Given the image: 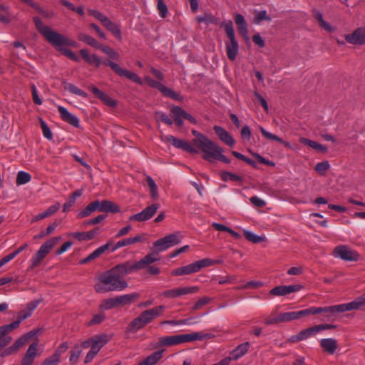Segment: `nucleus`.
I'll return each mask as SVG.
<instances>
[{
    "instance_id": "nucleus-1",
    "label": "nucleus",
    "mask_w": 365,
    "mask_h": 365,
    "mask_svg": "<svg viewBox=\"0 0 365 365\" xmlns=\"http://www.w3.org/2000/svg\"><path fill=\"white\" fill-rule=\"evenodd\" d=\"M33 21L38 31L57 51L75 62L80 61L79 57L73 51L63 47V46L76 47V41L45 25L38 16H34Z\"/></svg>"
},
{
    "instance_id": "nucleus-2",
    "label": "nucleus",
    "mask_w": 365,
    "mask_h": 365,
    "mask_svg": "<svg viewBox=\"0 0 365 365\" xmlns=\"http://www.w3.org/2000/svg\"><path fill=\"white\" fill-rule=\"evenodd\" d=\"M192 133L195 137L192 140L193 146L202 152L204 160L208 162L217 160L226 164L230 163V160L222 154L223 149L220 146L197 130H192Z\"/></svg>"
},
{
    "instance_id": "nucleus-3",
    "label": "nucleus",
    "mask_w": 365,
    "mask_h": 365,
    "mask_svg": "<svg viewBox=\"0 0 365 365\" xmlns=\"http://www.w3.org/2000/svg\"><path fill=\"white\" fill-rule=\"evenodd\" d=\"M128 286V282L120 276L113 267L98 276V282L95 284L94 289L98 293H106L113 291H122Z\"/></svg>"
},
{
    "instance_id": "nucleus-4",
    "label": "nucleus",
    "mask_w": 365,
    "mask_h": 365,
    "mask_svg": "<svg viewBox=\"0 0 365 365\" xmlns=\"http://www.w3.org/2000/svg\"><path fill=\"white\" fill-rule=\"evenodd\" d=\"M365 305V293L353 302L324 307H310V314H322L324 320L333 321L337 314L351 310H358Z\"/></svg>"
},
{
    "instance_id": "nucleus-5",
    "label": "nucleus",
    "mask_w": 365,
    "mask_h": 365,
    "mask_svg": "<svg viewBox=\"0 0 365 365\" xmlns=\"http://www.w3.org/2000/svg\"><path fill=\"white\" fill-rule=\"evenodd\" d=\"M80 54L82 58L89 65H94L96 68H98L102 63L101 59L97 55H89L88 50L81 49ZM103 65L110 67V68L119 76L125 77L126 78L133 81L134 83L142 85V79L135 73L127 69L122 68L118 63L110 60L103 61Z\"/></svg>"
},
{
    "instance_id": "nucleus-6",
    "label": "nucleus",
    "mask_w": 365,
    "mask_h": 365,
    "mask_svg": "<svg viewBox=\"0 0 365 365\" xmlns=\"http://www.w3.org/2000/svg\"><path fill=\"white\" fill-rule=\"evenodd\" d=\"M221 26L224 27L226 35L229 38V41L225 42L227 58L230 61H234L239 51V45L235 38L233 24L232 21H229L227 23L222 24Z\"/></svg>"
},
{
    "instance_id": "nucleus-7",
    "label": "nucleus",
    "mask_w": 365,
    "mask_h": 365,
    "mask_svg": "<svg viewBox=\"0 0 365 365\" xmlns=\"http://www.w3.org/2000/svg\"><path fill=\"white\" fill-rule=\"evenodd\" d=\"M61 240V236L53 237L45 242L31 259V269H34L38 267L42 262L43 259L51 252L53 247Z\"/></svg>"
},
{
    "instance_id": "nucleus-8",
    "label": "nucleus",
    "mask_w": 365,
    "mask_h": 365,
    "mask_svg": "<svg viewBox=\"0 0 365 365\" xmlns=\"http://www.w3.org/2000/svg\"><path fill=\"white\" fill-rule=\"evenodd\" d=\"M182 235L180 232H176L165 236L153 243V247L159 253L164 252L171 247L181 242Z\"/></svg>"
},
{
    "instance_id": "nucleus-9",
    "label": "nucleus",
    "mask_w": 365,
    "mask_h": 365,
    "mask_svg": "<svg viewBox=\"0 0 365 365\" xmlns=\"http://www.w3.org/2000/svg\"><path fill=\"white\" fill-rule=\"evenodd\" d=\"M37 333L36 331H30L21 336H20L15 342L10 346L5 349L1 354L2 357H6L16 353L25 344Z\"/></svg>"
},
{
    "instance_id": "nucleus-10",
    "label": "nucleus",
    "mask_w": 365,
    "mask_h": 365,
    "mask_svg": "<svg viewBox=\"0 0 365 365\" xmlns=\"http://www.w3.org/2000/svg\"><path fill=\"white\" fill-rule=\"evenodd\" d=\"M334 255L344 261L356 262L359 259V254L346 245L336 246L334 250Z\"/></svg>"
},
{
    "instance_id": "nucleus-11",
    "label": "nucleus",
    "mask_w": 365,
    "mask_h": 365,
    "mask_svg": "<svg viewBox=\"0 0 365 365\" xmlns=\"http://www.w3.org/2000/svg\"><path fill=\"white\" fill-rule=\"evenodd\" d=\"M43 302V299L40 298L36 300H33L26 304V309L21 310L18 313L17 319L13 323L16 324V327L18 328L20 324L25 319L30 317L34 311L36 309L39 304Z\"/></svg>"
},
{
    "instance_id": "nucleus-12",
    "label": "nucleus",
    "mask_w": 365,
    "mask_h": 365,
    "mask_svg": "<svg viewBox=\"0 0 365 365\" xmlns=\"http://www.w3.org/2000/svg\"><path fill=\"white\" fill-rule=\"evenodd\" d=\"M43 302V299L40 298L36 300H33L26 304V309L21 310L18 313L17 319L13 323L16 324V327L18 328L20 324L25 319L30 317L34 311L36 309L39 304Z\"/></svg>"
},
{
    "instance_id": "nucleus-13",
    "label": "nucleus",
    "mask_w": 365,
    "mask_h": 365,
    "mask_svg": "<svg viewBox=\"0 0 365 365\" xmlns=\"http://www.w3.org/2000/svg\"><path fill=\"white\" fill-rule=\"evenodd\" d=\"M159 208L160 205L158 203L153 204L150 206L146 207L140 212L131 215L129 217V220L138 222L147 221L152 218L155 215Z\"/></svg>"
},
{
    "instance_id": "nucleus-14",
    "label": "nucleus",
    "mask_w": 365,
    "mask_h": 365,
    "mask_svg": "<svg viewBox=\"0 0 365 365\" xmlns=\"http://www.w3.org/2000/svg\"><path fill=\"white\" fill-rule=\"evenodd\" d=\"M165 139L166 142L171 143L176 148L192 154L198 153V150L192 144L184 140L178 139L172 135H166Z\"/></svg>"
},
{
    "instance_id": "nucleus-15",
    "label": "nucleus",
    "mask_w": 365,
    "mask_h": 365,
    "mask_svg": "<svg viewBox=\"0 0 365 365\" xmlns=\"http://www.w3.org/2000/svg\"><path fill=\"white\" fill-rule=\"evenodd\" d=\"M199 291L198 287H178L163 292L162 295L166 298L174 299L183 295L196 293Z\"/></svg>"
},
{
    "instance_id": "nucleus-16",
    "label": "nucleus",
    "mask_w": 365,
    "mask_h": 365,
    "mask_svg": "<svg viewBox=\"0 0 365 365\" xmlns=\"http://www.w3.org/2000/svg\"><path fill=\"white\" fill-rule=\"evenodd\" d=\"M114 267L122 278H124L127 274L142 269L139 261H126L115 265Z\"/></svg>"
},
{
    "instance_id": "nucleus-17",
    "label": "nucleus",
    "mask_w": 365,
    "mask_h": 365,
    "mask_svg": "<svg viewBox=\"0 0 365 365\" xmlns=\"http://www.w3.org/2000/svg\"><path fill=\"white\" fill-rule=\"evenodd\" d=\"M302 287L300 284L280 285L272 288L269 291V294L277 297L287 296L291 293L299 292Z\"/></svg>"
},
{
    "instance_id": "nucleus-18",
    "label": "nucleus",
    "mask_w": 365,
    "mask_h": 365,
    "mask_svg": "<svg viewBox=\"0 0 365 365\" xmlns=\"http://www.w3.org/2000/svg\"><path fill=\"white\" fill-rule=\"evenodd\" d=\"M165 306L160 305L146 309L140 313L146 324L151 323L155 319L159 317L165 310Z\"/></svg>"
},
{
    "instance_id": "nucleus-19",
    "label": "nucleus",
    "mask_w": 365,
    "mask_h": 365,
    "mask_svg": "<svg viewBox=\"0 0 365 365\" xmlns=\"http://www.w3.org/2000/svg\"><path fill=\"white\" fill-rule=\"evenodd\" d=\"M96 211L116 213L120 211L119 207L110 200L93 201Z\"/></svg>"
},
{
    "instance_id": "nucleus-20",
    "label": "nucleus",
    "mask_w": 365,
    "mask_h": 365,
    "mask_svg": "<svg viewBox=\"0 0 365 365\" xmlns=\"http://www.w3.org/2000/svg\"><path fill=\"white\" fill-rule=\"evenodd\" d=\"M16 328V324L13 322L0 327V349L7 346L11 341L12 338L8 336V334Z\"/></svg>"
},
{
    "instance_id": "nucleus-21",
    "label": "nucleus",
    "mask_w": 365,
    "mask_h": 365,
    "mask_svg": "<svg viewBox=\"0 0 365 365\" xmlns=\"http://www.w3.org/2000/svg\"><path fill=\"white\" fill-rule=\"evenodd\" d=\"M38 342L31 344L23 356L21 365H33L37 356Z\"/></svg>"
},
{
    "instance_id": "nucleus-22",
    "label": "nucleus",
    "mask_w": 365,
    "mask_h": 365,
    "mask_svg": "<svg viewBox=\"0 0 365 365\" xmlns=\"http://www.w3.org/2000/svg\"><path fill=\"white\" fill-rule=\"evenodd\" d=\"M250 344L245 342L239 344L235 349L230 352V356L223 359H228L227 365H230L232 360H238L242 357L249 350Z\"/></svg>"
},
{
    "instance_id": "nucleus-23",
    "label": "nucleus",
    "mask_w": 365,
    "mask_h": 365,
    "mask_svg": "<svg viewBox=\"0 0 365 365\" xmlns=\"http://www.w3.org/2000/svg\"><path fill=\"white\" fill-rule=\"evenodd\" d=\"M309 312L310 307L300 311L280 313L281 322H287L307 317L310 314Z\"/></svg>"
},
{
    "instance_id": "nucleus-24",
    "label": "nucleus",
    "mask_w": 365,
    "mask_h": 365,
    "mask_svg": "<svg viewBox=\"0 0 365 365\" xmlns=\"http://www.w3.org/2000/svg\"><path fill=\"white\" fill-rule=\"evenodd\" d=\"M112 338V336L106 334L95 335L92 337V344L91 349L94 350L97 354L101 349L105 346Z\"/></svg>"
},
{
    "instance_id": "nucleus-25",
    "label": "nucleus",
    "mask_w": 365,
    "mask_h": 365,
    "mask_svg": "<svg viewBox=\"0 0 365 365\" xmlns=\"http://www.w3.org/2000/svg\"><path fill=\"white\" fill-rule=\"evenodd\" d=\"M58 111L63 120L67 122L75 128H79L80 123L76 115L71 114L66 108L61 106L58 107Z\"/></svg>"
},
{
    "instance_id": "nucleus-26",
    "label": "nucleus",
    "mask_w": 365,
    "mask_h": 365,
    "mask_svg": "<svg viewBox=\"0 0 365 365\" xmlns=\"http://www.w3.org/2000/svg\"><path fill=\"white\" fill-rule=\"evenodd\" d=\"M213 130L222 142L230 147H232L235 145V139L225 128L219 125H215Z\"/></svg>"
},
{
    "instance_id": "nucleus-27",
    "label": "nucleus",
    "mask_w": 365,
    "mask_h": 365,
    "mask_svg": "<svg viewBox=\"0 0 365 365\" xmlns=\"http://www.w3.org/2000/svg\"><path fill=\"white\" fill-rule=\"evenodd\" d=\"M346 40L353 44H365V29L360 28L355 30L351 34L346 36Z\"/></svg>"
},
{
    "instance_id": "nucleus-28",
    "label": "nucleus",
    "mask_w": 365,
    "mask_h": 365,
    "mask_svg": "<svg viewBox=\"0 0 365 365\" xmlns=\"http://www.w3.org/2000/svg\"><path fill=\"white\" fill-rule=\"evenodd\" d=\"M235 21L237 26L240 34L244 38L245 41L249 40L247 24L245 17L240 14H237L235 16Z\"/></svg>"
},
{
    "instance_id": "nucleus-29",
    "label": "nucleus",
    "mask_w": 365,
    "mask_h": 365,
    "mask_svg": "<svg viewBox=\"0 0 365 365\" xmlns=\"http://www.w3.org/2000/svg\"><path fill=\"white\" fill-rule=\"evenodd\" d=\"M147 324L143 319L142 315H140L135 318H134L126 327L127 333H136L140 329H143Z\"/></svg>"
},
{
    "instance_id": "nucleus-30",
    "label": "nucleus",
    "mask_w": 365,
    "mask_h": 365,
    "mask_svg": "<svg viewBox=\"0 0 365 365\" xmlns=\"http://www.w3.org/2000/svg\"><path fill=\"white\" fill-rule=\"evenodd\" d=\"M111 245V242H108L106 244L99 247L96 250H94L92 253H91L87 257L81 259L80 261L81 264H86L98 257H100L106 250H107L110 245Z\"/></svg>"
},
{
    "instance_id": "nucleus-31",
    "label": "nucleus",
    "mask_w": 365,
    "mask_h": 365,
    "mask_svg": "<svg viewBox=\"0 0 365 365\" xmlns=\"http://www.w3.org/2000/svg\"><path fill=\"white\" fill-rule=\"evenodd\" d=\"M197 272L199 271L195 262L186 266L175 269L172 271V274L174 276L187 275Z\"/></svg>"
},
{
    "instance_id": "nucleus-32",
    "label": "nucleus",
    "mask_w": 365,
    "mask_h": 365,
    "mask_svg": "<svg viewBox=\"0 0 365 365\" xmlns=\"http://www.w3.org/2000/svg\"><path fill=\"white\" fill-rule=\"evenodd\" d=\"M160 259V257H159V252L154 250L140 259L139 263L143 269L146 268V267H148L149 264L158 262Z\"/></svg>"
},
{
    "instance_id": "nucleus-33",
    "label": "nucleus",
    "mask_w": 365,
    "mask_h": 365,
    "mask_svg": "<svg viewBox=\"0 0 365 365\" xmlns=\"http://www.w3.org/2000/svg\"><path fill=\"white\" fill-rule=\"evenodd\" d=\"M207 334H201L198 332L178 335V344L190 342L196 340H202Z\"/></svg>"
},
{
    "instance_id": "nucleus-34",
    "label": "nucleus",
    "mask_w": 365,
    "mask_h": 365,
    "mask_svg": "<svg viewBox=\"0 0 365 365\" xmlns=\"http://www.w3.org/2000/svg\"><path fill=\"white\" fill-rule=\"evenodd\" d=\"M320 345L323 350L329 354H333L337 348L336 340L332 338L322 339Z\"/></svg>"
},
{
    "instance_id": "nucleus-35",
    "label": "nucleus",
    "mask_w": 365,
    "mask_h": 365,
    "mask_svg": "<svg viewBox=\"0 0 365 365\" xmlns=\"http://www.w3.org/2000/svg\"><path fill=\"white\" fill-rule=\"evenodd\" d=\"M99 228L96 227L92 230L85 232H73L71 236L79 241H86L94 238L99 233Z\"/></svg>"
},
{
    "instance_id": "nucleus-36",
    "label": "nucleus",
    "mask_w": 365,
    "mask_h": 365,
    "mask_svg": "<svg viewBox=\"0 0 365 365\" xmlns=\"http://www.w3.org/2000/svg\"><path fill=\"white\" fill-rule=\"evenodd\" d=\"M140 297L138 293L134 292L131 294H127L121 296L116 297L117 302L118 306H124L130 304L135 302Z\"/></svg>"
},
{
    "instance_id": "nucleus-37",
    "label": "nucleus",
    "mask_w": 365,
    "mask_h": 365,
    "mask_svg": "<svg viewBox=\"0 0 365 365\" xmlns=\"http://www.w3.org/2000/svg\"><path fill=\"white\" fill-rule=\"evenodd\" d=\"M171 115L178 127L183 125L185 110L180 106H173L170 110Z\"/></svg>"
},
{
    "instance_id": "nucleus-38",
    "label": "nucleus",
    "mask_w": 365,
    "mask_h": 365,
    "mask_svg": "<svg viewBox=\"0 0 365 365\" xmlns=\"http://www.w3.org/2000/svg\"><path fill=\"white\" fill-rule=\"evenodd\" d=\"M141 241H142V238L139 235H137L133 237L123 239L122 240L118 241L113 247H112L110 251H111V252H113L120 247L130 245H133V244L141 242Z\"/></svg>"
},
{
    "instance_id": "nucleus-39",
    "label": "nucleus",
    "mask_w": 365,
    "mask_h": 365,
    "mask_svg": "<svg viewBox=\"0 0 365 365\" xmlns=\"http://www.w3.org/2000/svg\"><path fill=\"white\" fill-rule=\"evenodd\" d=\"M299 142L304 145H309V147L319 151V153H325L327 152V148L325 145L320 144L316 141L309 140L308 138H299Z\"/></svg>"
},
{
    "instance_id": "nucleus-40",
    "label": "nucleus",
    "mask_w": 365,
    "mask_h": 365,
    "mask_svg": "<svg viewBox=\"0 0 365 365\" xmlns=\"http://www.w3.org/2000/svg\"><path fill=\"white\" fill-rule=\"evenodd\" d=\"M69 362L71 365H76L82 354V349L79 344H76L70 351Z\"/></svg>"
},
{
    "instance_id": "nucleus-41",
    "label": "nucleus",
    "mask_w": 365,
    "mask_h": 365,
    "mask_svg": "<svg viewBox=\"0 0 365 365\" xmlns=\"http://www.w3.org/2000/svg\"><path fill=\"white\" fill-rule=\"evenodd\" d=\"M259 130L262 133V135L267 139L271 140H276L280 143H282L284 146L290 148V143L289 142L284 141L281 138L278 137L277 135L272 134L269 133V131L266 130L263 127H259Z\"/></svg>"
},
{
    "instance_id": "nucleus-42",
    "label": "nucleus",
    "mask_w": 365,
    "mask_h": 365,
    "mask_svg": "<svg viewBox=\"0 0 365 365\" xmlns=\"http://www.w3.org/2000/svg\"><path fill=\"white\" fill-rule=\"evenodd\" d=\"M164 350L156 351L147 356L143 361L147 365H155L162 358Z\"/></svg>"
},
{
    "instance_id": "nucleus-43",
    "label": "nucleus",
    "mask_w": 365,
    "mask_h": 365,
    "mask_svg": "<svg viewBox=\"0 0 365 365\" xmlns=\"http://www.w3.org/2000/svg\"><path fill=\"white\" fill-rule=\"evenodd\" d=\"M103 26L109 31H110L118 39H122L121 31L118 25L113 23L109 19Z\"/></svg>"
},
{
    "instance_id": "nucleus-44",
    "label": "nucleus",
    "mask_w": 365,
    "mask_h": 365,
    "mask_svg": "<svg viewBox=\"0 0 365 365\" xmlns=\"http://www.w3.org/2000/svg\"><path fill=\"white\" fill-rule=\"evenodd\" d=\"M103 26L109 31H110L118 39H122L121 31L118 25L113 23L109 19Z\"/></svg>"
},
{
    "instance_id": "nucleus-45",
    "label": "nucleus",
    "mask_w": 365,
    "mask_h": 365,
    "mask_svg": "<svg viewBox=\"0 0 365 365\" xmlns=\"http://www.w3.org/2000/svg\"><path fill=\"white\" fill-rule=\"evenodd\" d=\"M63 88L65 90L68 91L69 92H71L73 94L81 96L83 98L88 97L87 93H86L84 91L80 89L79 88H78L77 86H76L73 84L63 82Z\"/></svg>"
},
{
    "instance_id": "nucleus-46",
    "label": "nucleus",
    "mask_w": 365,
    "mask_h": 365,
    "mask_svg": "<svg viewBox=\"0 0 365 365\" xmlns=\"http://www.w3.org/2000/svg\"><path fill=\"white\" fill-rule=\"evenodd\" d=\"M78 38L79 41H83L87 45L93 46L95 48L98 47V44L100 43L93 37L83 33L79 34L78 35Z\"/></svg>"
},
{
    "instance_id": "nucleus-47",
    "label": "nucleus",
    "mask_w": 365,
    "mask_h": 365,
    "mask_svg": "<svg viewBox=\"0 0 365 365\" xmlns=\"http://www.w3.org/2000/svg\"><path fill=\"white\" fill-rule=\"evenodd\" d=\"M159 344L160 346H173L178 344V335L163 336L159 338Z\"/></svg>"
},
{
    "instance_id": "nucleus-48",
    "label": "nucleus",
    "mask_w": 365,
    "mask_h": 365,
    "mask_svg": "<svg viewBox=\"0 0 365 365\" xmlns=\"http://www.w3.org/2000/svg\"><path fill=\"white\" fill-rule=\"evenodd\" d=\"M198 23H205L206 24H217L218 19L210 13H205L203 15L197 17Z\"/></svg>"
},
{
    "instance_id": "nucleus-49",
    "label": "nucleus",
    "mask_w": 365,
    "mask_h": 365,
    "mask_svg": "<svg viewBox=\"0 0 365 365\" xmlns=\"http://www.w3.org/2000/svg\"><path fill=\"white\" fill-rule=\"evenodd\" d=\"M264 20L268 21H271V17L267 15V11H255V17L253 19V23L255 24H259Z\"/></svg>"
},
{
    "instance_id": "nucleus-50",
    "label": "nucleus",
    "mask_w": 365,
    "mask_h": 365,
    "mask_svg": "<svg viewBox=\"0 0 365 365\" xmlns=\"http://www.w3.org/2000/svg\"><path fill=\"white\" fill-rule=\"evenodd\" d=\"M116 297L109 298L102 302L100 309L103 310H109L114 307H118Z\"/></svg>"
},
{
    "instance_id": "nucleus-51",
    "label": "nucleus",
    "mask_w": 365,
    "mask_h": 365,
    "mask_svg": "<svg viewBox=\"0 0 365 365\" xmlns=\"http://www.w3.org/2000/svg\"><path fill=\"white\" fill-rule=\"evenodd\" d=\"M95 211H96V207L94 206L93 202H91L83 210L80 211L77 214V217L81 219L88 217Z\"/></svg>"
},
{
    "instance_id": "nucleus-52",
    "label": "nucleus",
    "mask_w": 365,
    "mask_h": 365,
    "mask_svg": "<svg viewBox=\"0 0 365 365\" xmlns=\"http://www.w3.org/2000/svg\"><path fill=\"white\" fill-rule=\"evenodd\" d=\"M31 175L24 171H19L17 174L16 182L18 185L28 183L31 181Z\"/></svg>"
},
{
    "instance_id": "nucleus-53",
    "label": "nucleus",
    "mask_w": 365,
    "mask_h": 365,
    "mask_svg": "<svg viewBox=\"0 0 365 365\" xmlns=\"http://www.w3.org/2000/svg\"><path fill=\"white\" fill-rule=\"evenodd\" d=\"M88 12L91 16H93L95 19L98 20L103 25L109 20L105 14L97 10L89 9H88Z\"/></svg>"
},
{
    "instance_id": "nucleus-54",
    "label": "nucleus",
    "mask_w": 365,
    "mask_h": 365,
    "mask_svg": "<svg viewBox=\"0 0 365 365\" xmlns=\"http://www.w3.org/2000/svg\"><path fill=\"white\" fill-rule=\"evenodd\" d=\"M244 235L248 241L253 243H259L263 242L264 240V237L257 235L256 234L248 230H244Z\"/></svg>"
},
{
    "instance_id": "nucleus-55",
    "label": "nucleus",
    "mask_w": 365,
    "mask_h": 365,
    "mask_svg": "<svg viewBox=\"0 0 365 365\" xmlns=\"http://www.w3.org/2000/svg\"><path fill=\"white\" fill-rule=\"evenodd\" d=\"M57 226L58 224L56 222H53L51 225H48L45 230H43L38 235H35L34 237V239H41L49 235L50 234L53 232Z\"/></svg>"
},
{
    "instance_id": "nucleus-56",
    "label": "nucleus",
    "mask_w": 365,
    "mask_h": 365,
    "mask_svg": "<svg viewBox=\"0 0 365 365\" xmlns=\"http://www.w3.org/2000/svg\"><path fill=\"white\" fill-rule=\"evenodd\" d=\"M164 96L169 97L173 100L180 101L181 100V98L180 95L176 93L175 91H173L171 88H169L166 87L165 86H163L162 91H160Z\"/></svg>"
},
{
    "instance_id": "nucleus-57",
    "label": "nucleus",
    "mask_w": 365,
    "mask_h": 365,
    "mask_svg": "<svg viewBox=\"0 0 365 365\" xmlns=\"http://www.w3.org/2000/svg\"><path fill=\"white\" fill-rule=\"evenodd\" d=\"M317 334V329L315 326L309 327L307 329H305L304 330H302L299 331V334L302 340H305L308 338H309L312 336H314Z\"/></svg>"
},
{
    "instance_id": "nucleus-58",
    "label": "nucleus",
    "mask_w": 365,
    "mask_h": 365,
    "mask_svg": "<svg viewBox=\"0 0 365 365\" xmlns=\"http://www.w3.org/2000/svg\"><path fill=\"white\" fill-rule=\"evenodd\" d=\"M262 282L259 281H250L241 286L237 287L236 289H257L262 286Z\"/></svg>"
},
{
    "instance_id": "nucleus-59",
    "label": "nucleus",
    "mask_w": 365,
    "mask_h": 365,
    "mask_svg": "<svg viewBox=\"0 0 365 365\" xmlns=\"http://www.w3.org/2000/svg\"><path fill=\"white\" fill-rule=\"evenodd\" d=\"M40 125L43 136L48 140H52V132L45 121H43L42 119H40Z\"/></svg>"
},
{
    "instance_id": "nucleus-60",
    "label": "nucleus",
    "mask_w": 365,
    "mask_h": 365,
    "mask_svg": "<svg viewBox=\"0 0 365 365\" xmlns=\"http://www.w3.org/2000/svg\"><path fill=\"white\" fill-rule=\"evenodd\" d=\"M145 82L150 87L158 89V91H161L164 85L162 84L160 81H155L153 78L145 76Z\"/></svg>"
},
{
    "instance_id": "nucleus-61",
    "label": "nucleus",
    "mask_w": 365,
    "mask_h": 365,
    "mask_svg": "<svg viewBox=\"0 0 365 365\" xmlns=\"http://www.w3.org/2000/svg\"><path fill=\"white\" fill-rule=\"evenodd\" d=\"M69 347L68 343L66 341H64L61 343L54 351L53 355L58 356L61 360V355L64 352H66Z\"/></svg>"
},
{
    "instance_id": "nucleus-62",
    "label": "nucleus",
    "mask_w": 365,
    "mask_h": 365,
    "mask_svg": "<svg viewBox=\"0 0 365 365\" xmlns=\"http://www.w3.org/2000/svg\"><path fill=\"white\" fill-rule=\"evenodd\" d=\"M211 302V298L208 297H204L199 299L192 307V311L200 309L203 306L209 304Z\"/></svg>"
},
{
    "instance_id": "nucleus-63",
    "label": "nucleus",
    "mask_w": 365,
    "mask_h": 365,
    "mask_svg": "<svg viewBox=\"0 0 365 365\" xmlns=\"http://www.w3.org/2000/svg\"><path fill=\"white\" fill-rule=\"evenodd\" d=\"M157 9L159 12V15L162 18H165L168 14V7L166 4L164 3L163 0H157Z\"/></svg>"
},
{
    "instance_id": "nucleus-64",
    "label": "nucleus",
    "mask_w": 365,
    "mask_h": 365,
    "mask_svg": "<svg viewBox=\"0 0 365 365\" xmlns=\"http://www.w3.org/2000/svg\"><path fill=\"white\" fill-rule=\"evenodd\" d=\"M61 359L52 354L51 356L47 357L41 364V365H58L61 362Z\"/></svg>"
}]
</instances>
